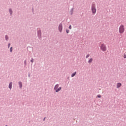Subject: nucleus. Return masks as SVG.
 I'll return each instance as SVG.
<instances>
[{
  "label": "nucleus",
  "mask_w": 126,
  "mask_h": 126,
  "mask_svg": "<svg viewBox=\"0 0 126 126\" xmlns=\"http://www.w3.org/2000/svg\"><path fill=\"white\" fill-rule=\"evenodd\" d=\"M100 49L102 52H106L107 51V46L106 44L102 43L100 46Z\"/></svg>",
  "instance_id": "nucleus-1"
},
{
  "label": "nucleus",
  "mask_w": 126,
  "mask_h": 126,
  "mask_svg": "<svg viewBox=\"0 0 126 126\" xmlns=\"http://www.w3.org/2000/svg\"><path fill=\"white\" fill-rule=\"evenodd\" d=\"M119 31L120 34H123L125 32V26L124 25H121L119 27Z\"/></svg>",
  "instance_id": "nucleus-2"
},
{
  "label": "nucleus",
  "mask_w": 126,
  "mask_h": 126,
  "mask_svg": "<svg viewBox=\"0 0 126 126\" xmlns=\"http://www.w3.org/2000/svg\"><path fill=\"white\" fill-rule=\"evenodd\" d=\"M92 11L93 14H95V13H96V7L94 4H93L92 6Z\"/></svg>",
  "instance_id": "nucleus-3"
},
{
  "label": "nucleus",
  "mask_w": 126,
  "mask_h": 126,
  "mask_svg": "<svg viewBox=\"0 0 126 126\" xmlns=\"http://www.w3.org/2000/svg\"><path fill=\"white\" fill-rule=\"evenodd\" d=\"M54 89L56 91V92H59V91H60V90L62 89V87L59 88V84H57L55 86Z\"/></svg>",
  "instance_id": "nucleus-4"
},
{
  "label": "nucleus",
  "mask_w": 126,
  "mask_h": 126,
  "mask_svg": "<svg viewBox=\"0 0 126 126\" xmlns=\"http://www.w3.org/2000/svg\"><path fill=\"white\" fill-rule=\"evenodd\" d=\"M59 30L60 32H62L63 31V25L62 24H60L59 26Z\"/></svg>",
  "instance_id": "nucleus-5"
},
{
  "label": "nucleus",
  "mask_w": 126,
  "mask_h": 126,
  "mask_svg": "<svg viewBox=\"0 0 126 126\" xmlns=\"http://www.w3.org/2000/svg\"><path fill=\"white\" fill-rule=\"evenodd\" d=\"M122 86V84L121 83H118L117 84V88H120Z\"/></svg>",
  "instance_id": "nucleus-6"
},
{
  "label": "nucleus",
  "mask_w": 126,
  "mask_h": 126,
  "mask_svg": "<svg viewBox=\"0 0 126 126\" xmlns=\"http://www.w3.org/2000/svg\"><path fill=\"white\" fill-rule=\"evenodd\" d=\"M12 88V82H10L9 84V88L10 89H11Z\"/></svg>",
  "instance_id": "nucleus-7"
},
{
  "label": "nucleus",
  "mask_w": 126,
  "mask_h": 126,
  "mask_svg": "<svg viewBox=\"0 0 126 126\" xmlns=\"http://www.w3.org/2000/svg\"><path fill=\"white\" fill-rule=\"evenodd\" d=\"M93 61V59L92 58H91V59L89 60L88 63H92Z\"/></svg>",
  "instance_id": "nucleus-8"
},
{
  "label": "nucleus",
  "mask_w": 126,
  "mask_h": 126,
  "mask_svg": "<svg viewBox=\"0 0 126 126\" xmlns=\"http://www.w3.org/2000/svg\"><path fill=\"white\" fill-rule=\"evenodd\" d=\"M19 85L20 88H22V83H21V82H19Z\"/></svg>",
  "instance_id": "nucleus-9"
},
{
  "label": "nucleus",
  "mask_w": 126,
  "mask_h": 126,
  "mask_svg": "<svg viewBox=\"0 0 126 126\" xmlns=\"http://www.w3.org/2000/svg\"><path fill=\"white\" fill-rule=\"evenodd\" d=\"M76 74V72H75L74 73H72L71 74V77H73L74 76H75Z\"/></svg>",
  "instance_id": "nucleus-10"
},
{
  "label": "nucleus",
  "mask_w": 126,
  "mask_h": 126,
  "mask_svg": "<svg viewBox=\"0 0 126 126\" xmlns=\"http://www.w3.org/2000/svg\"><path fill=\"white\" fill-rule=\"evenodd\" d=\"M9 12H10V14H12V11L11 10V9H9Z\"/></svg>",
  "instance_id": "nucleus-11"
},
{
  "label": "nucleus",
  "mask_w": 126,
  "mask_h": 126,
  "mask_svg": "<svg viewBox=\"0 0 126 126\" xmlns=\"http://www.w3.org/2000/svg\"><path fill=\"white\" fill-rule=\"evenodd\" d=\"M124 59H126V53H124Z\"/></svg>",
  "instance_id": "nucleus-12"
},
{
  "label": "nucleus",
  "mask_w": 126,
  "mask_h": 126,
  "mask_svg": "<svg viewBox=\"0 0 126 126\" xmlns=\"http://www.w3.org/2000/svg\"><path fill=\"white\" fill-rule=\"evenodd\" d=\"M89 57H90V55L89 54L87 55L86 57V59L89 58Z\"/></svg>",
  "instance_id": "nucleus-13"
},
{
  "label": "nucleus",
  "mask_w": 126,
  "mask_h": 126,
  "mask_svg": "<svg viewBox=\"0 0 126 126\" xmlns=\"http://www.w3.org/2000/svg\"><path fill=\"white\" fill-rule=\"evenodd\" d=\"M31 63H33V62H34V59H33V58H32V59L31 60Z\"/></svg>",
  "instance_id": "nucleus-14"
},
{
  "label": "nucleus",
  "mask_w": 126,
  "mask_h": 126,
  "mask_svg": "<svg viewBox=\"0 0 126 126\" xmlns=\"http://www.w3.org/2000/svg\"><path fill=\"white\" fill-rule=\"evenodd\" d=\"M5 39L7 41L8 40V37H7V35L5 36Z\"/></svg>",
  "instance_id": "nucleus-15"
},
{
  "label": "nucleus",
  "mask_w": 126,
  "mask_h": 126,
  "mask_svg": "<svg viewBox=\"0 0 126 126\" xmlns=\"http://www.w3.org/2000/svg\"><path fill=\"white\" fill-rule=\"evenodd\" d=\"M10 51L11 52H12V47H11L10 49Z\"/></svg>",
  "instance_id": "nucleus-16"
},
{
  "label": "nucleus",
  "mask_w": 126,
  "mask_h": 126,
  "mask_svg": "<svg viewBox=\"0 0 126 126\" xmlns=\"http://www.w3.org/2000/svg\"><path fill=\"white\" fill-rule=\"evenodd\" d=\"M97 97L98 98H101V95H97Z\"/></svg>",
  "instance_id": "nucleus-17"
},
{
  "label": "nucleus",
  "mask_w": 126,
  "mask_h": 126,
  "mask_svg": "<svg viewBox=\"0 0 126 126\" xmlns=\"http://www.w3.org/2000/svg\"><path fill=\"white\" fill-rule=\"evenodd\" d=\"M69 29H71V25H70V26H69Z\"/></svg>",
  "instance_id": "nucleus-18"
},
{
  "label": "nucleus",
  "mask_w": 126,
  "mask_h": 126,
  "mask_svg": "<svg viewBox=\"0 0 126 126\" xmlns=\"http://www.w3.org/2000/svg\"><path fill=\"white\" fill-rule=\"evenodd\" d=\"M66 33H68L69 32V30H66Z\"/></svg>",
  "instance_id": "nucleus-19"
},
{
  "label": "nucleus",
  "mask_w": 126,
  "mask_h": 126,
  "mask_svg": "<svg viewBox=\"0 0 126 126\" xmlns=\"http://www.w3.org/2000/svg\"><path fill=\"white\" fill-rule=\"evenodd\" d=\"M10 44H8V48H9V47H10Z\"/></svg>",
  "instance_id": "nucleus-20"
},
{
  "label": "nucleus",
  "mask_w": 126,
  "mask_h": 126,
  "mask_svg": "<svg viewBox=\"0 0 126 126\" xmlns=\"http://www.w3.org/2000/svg\"><path fill=\"white\" fill-rule=\"evenodd\" d=\"M45 118L44 119V121H45Z\"/></svg>",
  "instance_id": "nucleus-21"
},
{
  "label": "nucleus",
  "mask_w": 126,
  "mask_h": 126,
  "mask_svg": "<svg viewBox=\"0 0 126 126\" xmlns=\"http://www.w3.org/2000/svg\"><path fill=\"white\" fill-rule=\"evenodd\" d=\"M72 10H73V9H72Z\"/></svg>",
  "instance_id": "nucleus-22"
}]
</instances>
